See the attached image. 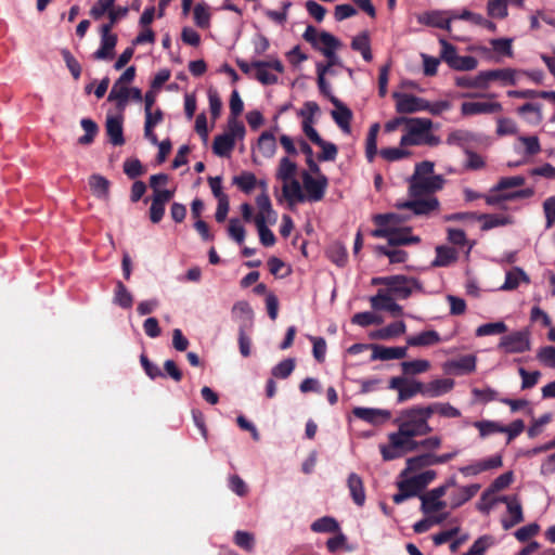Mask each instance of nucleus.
I'll use <instances>...</instances> for the list:
<instances>
[{
    "label": "nucleus",
    "mask_w": 555,
    "mask_h": 555,
    "mask_svg": "<svg viewBox=\"0 0 555 555\" xmlns=\"http://www.w3.org/2000/svg\"><path fill=\"white\" fill-rule=\"evenodd\" d=\"M351 322L353 324L360 325L362 327H366V326H370L373 324H380L382 319L379 317H377L376 314H374L373 312L364 311V312L356 313L352 317Z\"/></svg>",
    "instance_id": "nucleus-58"
},
{
    "label": "nucleus",
    "mask_w": 555,
    "mask_h": 555,
    "mask_svg": "<svg viewBox=\"0 0 555 555\" xmlns=\"http://www.w3.org/2000/svg\"><path fill=\"white\" fill-rule=\"evenodd\" d=\"M224 135H230L235 142L236 139H243L245 135V127L243 122L237 120V117H229L227 131Z\"/></svg>",
    "instance_id": "nucleus-59"
},
{
    "label": "nucleus",
    "mask_w": 555,
    "mask_h": 555,
    "mask_svg": "<svg viewBox=\"0 0 555 555\" xmlns=\"http://www.w3.org/2000/svg\"><path fill=\"white\" fill-rule=\"evenodd\" d=\"M254 221L257 227L261 244L266 247L273 246L276 238L273 232L267 227L268 221H266L262 216H255Z\"/></svg>",
    "instance_id": "nucleus-37"
},
{
    "label": "nucleus",
    "mask_w": 555,
    "mask_h": 555,
    "mask_svg": "<svg viewBox=\"0 0 555 555\" xmlns=\"http://www.w3.org/2000/svg\"><path fill=\"white\" fill-rule=\"evenodd\" d=\"M410 219V214L389 212L374 216L373 222L377 225V228H398L400 224L405 223Z\"/></svg>",
    "instance_id": "nucleus-23"
},
{
    "label": "nucleus",
    "mask_w": 555,
    "mask_h": 555,
    "mask_svg": "<svg viewBox=\"0 0 555 555\" xmlns=\"http://www.w3.org/2000/svg\"><path fill=\"white\" fill-rule=\"evenodd\" d=\"M295 366H296L295 359L288 358V359L281 361L275 366H273L271 370V374L275 378L285 379L293 373V371L295 370Z\"/></svg>",
    "instance_id": "nucleus-51"
},
{
    "label": "nucleus",
    "mask_w": 555,
    "mask_h": 555,
    "mask_svg": "<svg viewBox=\"0 0 555 555\" xmlns=\"http://www.w3.org/2000/svg\"><path fill=\"white\" fill-rule=\"evenodd\" d=\"M454 380L451 378H438L427 384L423 383L424 397L437 398L450 392L454 387Z\"/></svg>",
    "instance_id": "nucleus-20"
},
{
    "label": "nucleus",
    "mask_w": 555,
    "mask_h": 555,
    "mask_svg": "<svg viewBox=\"0 0 555 555\" xmlns=\"http://www.w3.org/2000/svg\"><path fill=\"white\" fill-rule=\"evenodd\" d=\"M499 348L506 353H521L530 350V334L528 331H517L501 338Z\"/></svg>",
    "instance_id": "nucleus-9"
},
{
    "label": "nucleus",
    "mask_w": 555,
    "mask_h": 555,
    "mask_svg": "<svg viewBox=\"0 0 555 555\" xmlns=\"http://www.w3.org/2000/svg\"><path fill=\"white\" fill-rule=\"evenodd\" d=\"M479 489L480 486L478 483L461 487L457 490V492L452 495L451 507H460L461 505L469 501L473 496H475Z\"/></svg>",
    "instance_id": "nucleus-36"
},
{
    "label": "nucleus",
    "mask_w": 555,
    "mask_h": 555,
    "mask_svg": "<svg viewBox=\"0 0 555 555\" xmlns=\"http://www.w3.org/2000/svg\"><path fill=\"white\" fill-rule=\"evenodd\" d=\"M433 465H435L434 453H423L406 460V469L412 472Z\"/></svg>",
    "instance_id": "nucleus-45"
},
{
    "label": "nucleus",
    "mask_w": 555,
    "mask_h": 555,
    "mask_svg": "<svg viewBox=\"0 0 555 555\" xmlns=\"http://www.w3.org/2000/svg\"><path fill=\"white\" fill-rule=\"evenodd\" d=\"M80 125L86 133L78 139V143L81 145H90L99 132V127L90 118H82Z\"/></svg>",
    "instance_id": "nucleus-46"
},
{
    "label": "nucleus",
    "mask_w": 555,
    "mask_h": 555,
    "mask_svg": "<svg viewBox=\"0 0 555 555\" xmlns=\"http://www.w3.org/2000/svg\"><path fill=\"white\" fill-rule=\"evenodd\" d=\"M405 331H406L405 323L403 321H397V322H392V323L388 324L385 327L377 330L373 334V338L388 340L390 338L398 337V336L404 334Z\"/></svg>",
    "instance_id": "nucleus-32"
},
{
    "label": "nucleus",
    "mask_w": 555,
    "mask_h": 555,
    "mask_svg": "<svg viewBox=\"0 0 555 555\" xmlns=\"http://www.w3.org/2000/svg\"><path fill=\"white\" fill-rule=\"evenodd\" d=\"M414 291H423L421 281L412 276L399 274L391 275L390 284L386 292L398 299H406Z\"/></svg>",
    "instance_id": "nucleus-4"
},
{
    "label": "nucleus",
    "mask_w": 555,
    "mask_h": 555,
    "mask_svg": "<svg viewBox=\"0 0 555 555\" xmlns=\"http://www.w3.org/2000/svg\"><path fill=\"white\" fill-rule=\"evenodd\" d=\"M370 302L374 310L387 311L395 318L403 315V308L384 289H378L377 294L370 298Z\"/></svg>",
    "instance_id": "nucleus-13"
},
{
    "label": "nucleus",
    "mask_w": 555,
    "mask_h": 555,
    "mask_svg": "<svg viewBox=\"0 0 555 555\" xmlns=\"http://www.w3.org/2000/svg\"><path fill=\"white\" fill-rule=\"evenodd\" d=\"M405 436H425L433 431V428L422 417V414L415 406L402 410L398 417L393 421Z\"/></svg>",
    "instance_id": "nucleus-1"
},
{
    "label": "nucleus",
    "mask_w": 555,
    "mask_h": 555,
    "mask_svg": "<svg viewBox=\"0 0 555 555\" xmlns=\"http://www.w3.org/2000/svg\"><path fill=\"white\" fill-rule=\"evenodd\" d=\"M374 237L386 238L390 246H405L411 244H418L420 236L412 235V229L405 228H376L372 231Z\"/></svg>",
    "instance_id": "nucleus-3"
},
{
    "label": "nucleus",
    "mask_w": 555,
    "mask_h": 555,
    "mask_svg": "<svg viewBox=\"0 0 555 555\" xmlns=\"http://www.w3.org/2000/svg\"><path fill=\"white\" fill-rule=\"evenodd\" d=\"M233 184L237 185L242 192L249 194L257 185V178L253 172L245 171L233 178Z\"/></svg>",
    "instance_id": "nucleus-48"
},
{
    "label": "nucleus",
    "mask_w": 555,
    "mask_h": 555,
    "mask_svg": "<svg viewBox=\"0 0 555 555\" xmlns=\"http://www.w3.org/2000/svg\"><path fill=\"white\" fill-rule=\"evenodd\" d=\"M353 415L373 425L385 423L391 417L388 410L357 406L352 410Z\"/></svg>",
    "instance_id": "nucleus-16"
},
{
    "label": "nucleus",
    "mask_w": 555,
    "mask_h": 555,
    "mask_svg": "<svg viewBox=\"0 0 555 555\" xmlns=\"http://www.w3.org/2000/svg\"><path fill=\"white\" fill-rule=\"evenodd\" d=\"M302 38L324 56H331L332 52L337 50L341 44L335 36L327 31L319 33L312 25L307 26Z\"/></svg>",
    "instance_id": "nucleus-2"
},
{
    "label": "nucleus",
    "mask_w": 555,
    "mask_h": 555,
    "mask_svg": "<svg viewBox=\"0 0 555 555\" xmlns=\"http://www.w3.org/2000/svg\"><path fill=\"white\" fill-rule=\"evenodd\" d=\"M429 366L430 364L427 360H413L401 363L403 373L412 375L424 373L429 369Z\"/></svg>",
    "instance_id": "nucleus-56"
},
{
    "label": "nucleus",
    "mask_w": 555,
    "mask_h": 555,
    "mask_svg": "<svg viewBox=\"0 0 555 555\" xmlns=\"http://www.w3.org/2000/svg\"><path fill=\"white\" fill-rule=\"evenodd\" d=\"M371 360L388 361L393 359H403L406 357V347H386L382 345H372Z\"/></svg>",
    "instance_id": "nucleus-19"
},
{
    "label": "nucleus",
    "mask_w": 555,
    "mask_h": 555,
    "mask_svg": "<svg viewBox=\"0 0 555 555\" xmlns=\"http://www.w3.org/2000/svg\"><path fill=\"white\" fill-rule=\"evenodd\" d=\"M296 170L297 165L294 162H292L288 157H283L279 164L276 178L284 182H288L294 179Z\"/></svg>",
    "instance_id": "nucleus-47"
},
{
    "label": "nucleus",
    "mask_w": 555,
    "mask_h": 555,
    "mask_svg": "<svg viewBox=\"0 0 555 555\" xmlns=\"http://www.w3.org/2000/svg\"><path fill=\"white\" fill-rule=\"evenodd\" d=\"M105 129L108 141L113 145L120 146L125 144L122 118L120 116H108L106 119Z\"/></svg>",
    "instance_id": "nucleus-21"
},
{
    "label": "nucleus",
    "mask_w": 555,
    "mask_h": 555,
    "mask_svg": "<svg viewBox=\"0 0 555 555\" xmlns=\"http://www.w3.org/2000/svg\"><path fill=\"white\" fill-rule=\"evenodd\" d=\"M457 260V251L449 246H437L436 258L433 261L434 267H448Z\"/></svg>",
    "instance_id": "nucleus-33"
},
{
    "label": "nucleus",
    "mask_w": 555,
    "mask_h": 555,
    "mask_svg": "<svg viewBox=\"0 0 555 555\" xmlns=\"http://www.w3.org/2000/svg\"><path fill=\"white\" fill-rule=\"evenodd\" d=\"M515 74H516L515 69L503 68V69L486 70L485 77H486L487 85L492 80L500 79L507 85L515 86L516 85Z\"/></svg>",
    "instance_id": "nucleus-39"
},
{
    "label": "nucleus",
    "mask_w": 555,
    "mask_h": 555,
    "mask_svg": "<svg viewBox=\"0 0 555 555\" xmlns=\"http://www.w3.org/2000/svg\"><path fill=\"white\" fill-rule=\"evenodd\" d=\"M114 302L124 309L132 307L133 297L125 284L120 281L116 282Z\"/></svg>",
    "instance_id": "nucleus-42"
},
{
    "label": "nucleus",
    "mask_w": 555,
    "mask_h": 555,
    "mask_svg": "<svg viewBox=\"0 0 555 555\" xmlns=\"http://www.w3.org/2000/svg\"><path fill=\"white\" fill-rule=\"evenodd\" d=\"M331 103L335 106V109L332 111V113H331L332 118L345 133H350L351 132L350 122L353 117L351 109L349 107H347L336 96H331Z\"/></svg>",
    "instance_id": "nucleus-15"
},
{
    "label": "nucleus",
    "mask_w": 555,
    "mask_h": 555,
    "mask_svg": "<svg viewBox=\"0 0 555 555\" xmlns=\"http://www.w3.org/2000/svg\"><path fill=\"white\" fill-rule=\"evenodd\" d=\"M507 332V326L504 322H493V323H486L477 327L476 330V336L482 337V336H489V335H496V334H503Z\"/></svg>",
    "instance_id": "nucleus-53"
},
{
    "label": "nucleus",
    "mask_w": 555,
    "mask_h": 555,
    "mask_svg": "<svg viewBox=\"0 0 555 555\" xmlns=\"http://www.w3.org/2000/svg\"><path fill=\"white\" fill-rule=\"evenodd\" d=\"M476 362L477 359L474 354H466L457 360L449 361L447 367L456 374L472 373L476 370Z\"/></svg>",
    "instance_id": "nucleus-28"
},
{
    "label": "nucleus",
    "mask_w": 555,
    "mask_h": 555,
    "mask_svg": "<svg viewBox=\"0 0 555 555\" xmlns=\"http://www.w3.org/2000/svg\"><path fill=\"white\" fill-rule=\"evenodd\" d=\"M487 10H488V15L491 17L505 18L508 14L507 1L506 0H489Z\"/></svg>",
    "instance_id": "nucleus-55"
},
{
    "label": "nucleus",
    "mask_w": 555,
    "mask_h": 555,
    "mask_svg": "<svg viewBox=\"0 0 555 555\" xmlns=\"http://www.w3.org/2000/svg\"><path fill=\"white\" fill-rule=\"evenodd\" d=\"M405 127L412 134L423 135L425 132L430 131L433 121L428 118L411 117L408 118Z\"/></svg>",
    "instance_id": "nucleus-43"
},
{
    "label": "nucleus",
    "mask_w": 555,
    "mask_h": 555,
    "mask_svg": "<svg viewBox=\"0 0 555 555\" xmlns=\"http://www.w3.org/2000/svg\"><path fill=\"white\" fill-rule=\"evenodd\" d=\"M253 66L256 69L255 78L262 85L269 86L278 82V76L270 73L268 69H274L278 73L284 72V66L280 60L274 61H255Z\"/></svg>",
    "instance_id": "nucleus-10"
},
{
    "label": "nucleus",
    "mask_w": 555,
    "mask_h": 555,
    "mask_svg": "<svg viewBox=\"0 0 555 555\" xmlns=\"http://www.w3.org/2000/svg\"><path fill=\"white\" fill-rule=\"evenodd\" d=\"M256 205L259 209L256 216H262L269 223H274L276 220V214L272 208V204L268 193H261L256 197Z\"/></svg>",
    "instance_id": "nucleus-34"
},
{
    "label": "nucleus",
    "mask_w": 555,
    "mask_h": 555,
    "mask_svg": "<svg viewBox=\"0 0 555 555\" xmlns=\"http://www.w3.org/2000/svg\"><path fill=\"white\" fill-rule=\"evenodd\" d=\"M441 341L440 335L434 330L424 331L415 336H410L406 339L408 346L411 347H429L437 345Z\"/></svg>",
    "instance_id": "nucleus-25"
},
{
    "label": "nucleus",
    "mask_w": 555,
    "mask_h": 555,
    "mask_svg": "<svg viewBox=\"0 0 555 555\" xmlns=\"http://www.w3.org/2000/svg\"><path fill=\"white\" fill-rule=\"evenodd\" d=\"M311 530L314 532H336L339 531V525L335 518L324 516L312 522Z\"/></svg>",
    "instance_id": "nucleus-49"
},
{
    "label": "nucleus",
    "mask_w": 555,
    "mask_h": 555,
    "mask_svg": "<svg viewBox=\"0 0 555 555\" xmlns=\"http://www.w3.org/2000/svg\"><path fill=\"white\" fill-rule=\"evenodd\" d=\"M395 207L401 210H410L415 216H428L439 208V201L434 196L412 197L410 201L397 202Z\"/></svg>",
    "instance_id": "nucleus-8"
},
{
    "label": "nucleus",
    "mask_w": 555,
    "mask_h": 555,
    "mask_svg": "<svg viewBox=\"0 0 555 555\" xmlns=\"http://www.w3.org/2000/svg\"><path fill=\"white\" fill-rule=\"evenodd\" d=\"M376 251L379 255L388 257L390 263H403L408 259V253L402 249H389L379 245L376 247Z\"/></svg>",
    "instance_id": "nucleus-54"
},
{
    "label": "nucleus",
    "mask_w": 555,
    "mask_h": 555,
    "mask_svg": "<svg viewBox=\"0 0 555 555\" xmlns=\"http://www.w3.org/2000/svg\"><path fill=\"white\" fill-rule=\"evenodd\" d=\"M418 22L444 30L451 29V14L446 16V13L440 11L426 12L418 17Z\"/></svg>",
    "instance_id": "nucleus-22"
},
{
    "label": "nucleus",
    "mask_w": 555,
    "mask_h": 555,
    "mask_svg": "<svg viewBox=\"0 0 555 555\" xmlns=\"http://www.w3.org/2000/svg\"><path fill=\"white\" fill-rule=\"evenodd\" d=\"M442 185L443 179L441 176H431L428 178L412 176L410 179L409 194L411 197L428 196L442 189Z\"/></svg>",
    "instance_id": "nucleus-5"
},
{
    "label": "nucleus",
    "mask_w": 555,
    "mask_h": 555,
    "mask_svg": "<svg viewBox=\"0 0 555 555\" xmlns=\"http://www.w3.org/2000/svg\"><path fill=\"white\" fill-rule=\"evenodd\" d=\"M282 192L283 196L291 205L295 203H304L306 201V195L302 192L301 185L296 179L291 180L289 183L285 182L282 188Z\"/></svg>",
    "instance_id": "nucleus-31"
},
{
    "label": "nucleus",
    "mask_w": 555,
    "mask_h": 555,
    "mask_svg": "<svg viewBox=\"0 0 555 555\" xmlns=\"http://www.w3.org/2000/svg\"><path fill=\"white\" fill-rule=\"evenodd\" d=\"M388 388L398 390V403L405 402L414 398L417 393L424 396L422 382L415 379L409 380L401 376L391 377L389 380Z\"/></svg>",
    "instance_id": "nucleus-6"
},
{
    "label": "nucleus",
    "mask_w": 555,
    "mask_h": 555,
    "mask_svg": "<svg viewBox=\"0 0 555 555\" xmlns=\"http://www.w3.org/2000/svg\"><path fill=\"white\" fill-rule=\"evenodd\" d=\"M163 119L164 113L160 108H157L155 112H147L145 114L144 137L154 145L158 143L157 135L154 132V128L156 125L162 122Z\"/></svg>",
    "instance_id": "nucleus-24"
},
{
    "label": "nucleus",
    "mask_w": 555,
    "mask_h": 555,
    "mask_svg": "<svg viewBox=\"0 0 555 555\" xmlns=\"http://www.w3.org/2000/svg\"><path fill=\"white\" fill-rule=\"evenodd\" d=\"M89 185L93 194L100 198H106L109 193V181L101 175H92L89 178Z\"/></svg>",
    "instance_id": "nucleus-38"
},
{
    "label": "nucleus",
    "mask_w": 555,
    "mask_h": 555,
    "mask_svg": "<svg viewBox=\"0 0 555 555\" xmlns=\"http://www.w3.org/2000/svg\"><path fill=\"white\" fill-rule=\"evenodd\" d=\"M398 493H396L392 496V500L396 504H401L410 498L421 495V491L418 490L412 478L400 481L398 483Z\"/></svg>",
    "instance_id": "nucleus-29"
},
{
    "label": "nucleus",
    "mask_w": 555,
    "mask_h": 555,
    "mask_svg": "<svg viewBox=\"0 0 555 555\" xmlns=\"http://www.w3.org/2000/svg\"><path fill=\"white\" fill-rule=\"evenodd\" d=\"M235 146V142L230 135L219 134L215 137L212 152L219 157H228Z\"/></svg>",
    "instance_id": "nucleus-35"
},
{
    "label": "nucleus",
    "mask_w": 555,
    "mask_h": 555,
    "mask_svg": "<svg viewBox=\"0 0 555 555\" xmlns=\"http://www.w3.org/2000/svg\"><path fill=\"white\" fill-rule=\"evenodd\" d=\"M537 358L545 365L555 369V347L545 346L539 349Z\"/></svg>",
    "instance_id": "nucleus-64"
},
{
    "label": "nucleus",
    "mask_w": 555,
    "mask_h": 555,
    "mask_svg": "<svg viewBox=\"0 0 555 555\" xmlns=\"http://www.w3.org/2000/svg\"><path fill=\"white\" fill-rule=\"evenodd\" d=\"M520 281H525L529 283V278L525 273V271L520 268H515L514 270L506 273L505 282L502 286V289L513 291L519 286Z\"/></svg>",
    "instance_id": "nucleus-44"
},
{
    "label": "nucleus",
    "mask_w": 555,
    "mask_h": 555,
    "mask_svg": "<svg viewBox=\"0 0 555 555\" xmlns=\"http://www.w3.org/2000/svg\"><path fill=\"white\" fill-rule=\"evenodd\" d=\"M543 211L546 219L545 228L551 229L555 224V195L544 201Z\"/></svg>",
    "instance_id": "nucleus-63"
},
{
    "label": "nucleus",
    "mask_w": 555,
    "mask_h": 555,
    "mask_svg": "<svg viewBox=\"0 0 555 555\" xmlns=\"http://www.w3.org/2000/svg\"><path fill=\"white\" fill-rule=\"evenodd\" d=\"M513 482V473L506 472L499 477H496L493 482L490 485L488 491H486L481 499L485 500L488 494L502 491L506 489Z\"/></svg>",
    "instance_id": "nucleus-52"
},
{
    "label": "nucleus",
    "mask_w": 555,
    "mask_h": 555,
    "mask_svg": "<svg viewBox=\"0 0 555 555\" xmlns=\"http://www.w3.org/2000/svg\"><path fill=\"white\" fill-rule=\"evenodd\" d=\"M474 426L479 430V435L481 438H485L494 433H503V425L494 421H479L474 424Z\"/></svg>",
    "instance_id": "nucleus-57"
},
{
    "label": "nucleus",
    "mask_w": 555,
    "mask_h": 555,
    "mask_svg": "<svg viewBox=\"0 0 555 555\" xmlns=\"http://www.w3.org/2000/svg\"><path fill=\"white\" fill-rule=\"evenodd\" d=\"M347 486L353 502L358 506H362L365 503L366 498L362 478L358 474L351 473L348 476Z\"/></svg>",
    "instance_id": "nucleus-27"
},
{
    "label": "nucleus",
    "mask_w": 555,
    "mask_h": 555,
    "mask_svg": "<svg viewBox=\"0 0 555 555\" xmlns=\"http://www.w3.org/2000/svg\"><path fill=\"white\" fill-rule=\"evenodd\" d=\"M194 22L197 27L206 29L210 25V13L204 4H196L194 8Z\"/></svg>",
    "instance_id": "nucleus-61"
},
{
    "label": "nucleus",
    "mask_w": 555,
    "mask_h": 555,
    "mask_svg": "<svg viewBox=\"0 0 555 555\" xmlns=\"http://www.w3.org/2000/svg\"><path fill=\"white\" fill-rule=\"evenodd\" d=\"M415 436H405L401 430L388 435V440L395 446L399 447L402 455L413 452L418 449V441L413 440Z\"/></svg>",
    "instance_id": "nucleus-26"
},
{
    "label": "nucleus",
    "mask_w": 555,
    "mask_h": 555,
    "mask_svg": "<svg viewBox=\"0 0 555 555\" xmlns=\"http://www.w3.org/2000/svg\"><path fill=\"white\" fill-rule=\"evenodd\" d=\"M492 544V537L481 535L470 546V548L463 555H485L487 548Z\"/></svg>",
    "instance_id": "nucleus-60"
},
{
    "label": "nucleus",
    "mask_w": 555,
    "mask_h": 555,
    "mask_svg": "<svg viewBox=\"0 0 555 555\" xmlns=\"http://www.w3.org/2000/svg\"><path fill=\"white\" fill-rule=\"evenodd\" d=\"M392 98L396 101V111L399 114H412L427 108V105H425V99L413 94L393 92Z\"/></svg>",
    "instance_id": "nucleus-12"
},
{
    "label": "nucleus",
    "mask_w": 555,
    "mask_h": 555,
    "mask_svg": "<svg viewBox=\"0 0 555 555\" xmlns=\"http://www.w3.org/2000/svg\"><path fill=\"white\" fill-rule=\"evenodd\" d=\"M326 255L328 259L337 264L338 267H344L347 263L348 254L346 247L339 243L335 242L331 244L326 250Z\"/></svg>",
    "instance_id": "nucleus-40"
},
{
    "label": "nucleus",
    "mask_w": 555,
    "mask_h": 555,
    "mask_svg": "<svg viewBox=\"0 0 555 555\" xmlns=\"http://www.w3.org/2000/svg\"><path fill=\"white\" fill-rule=\"evenodd\" d=\"M500 502H504L507 504V511L511 514V519L506 520L504 519L502 521V526L505 530H508L516 526L517 524L524 521V514H522V507L520 502L516 496H514L512 500L504 495L499 499Z\"/></svg>",
    "instance_id": "nucleus-18"
},
{
    "label": "nucleus",
    "mask_w": 555,
    "mask_h": 555,
    "mask_svg": "<svg viewBox=\"0 0 555 555\" xmlns=\"http://www.w3.org/2000/svg\"><path fill=\"white\" fill-rule=\"evenodd\" d=\"M502 111L499 102H464L461 105V112L465 116L492 114Z\"/></svg>",
    "instance_id": "nucleus-17"
},
{
    "label": "nucleus",
    "mask_w": 555,
    "mask_h": 555,
    "mask_svg": "<svg viewBox=\"0 0 555 555\" xmlns=\"http://www.w3.org/2000/svg\"><path fill=\"white\" fill-rule=\"evenodd\" d=\"M313 178L309 172H302V183L306 191V201L320 202L323 199L326 189L328 186V179L321 171Z\"/></svg>",
    "instance_id": "nucleus-7"
},
{
    "label": "nucleus",
    "mask_w": 555,
    "mask_h": 555,
    "mask_svg": "<svg viewBox=\"0 0 555 555\" xmlns=\"http://www.w3.org/2000/svg\"><path fill=\"white\" fill-rule=\"evenodd\" d=\"M258 149L267 158H270L275 154L276 142L272 132L264 131L260 134L258 139Z\"/></svg>",
    "instance_id": "nucleus-41"
},
{
    "label": "nucleus",
    "mask_w": 555,
    "mask_h": 555,
    "mask_svg": "<svg viewBox=\"0 0 555 555\" xmlns=\"http://www.w3.org/2000/svg\"><path fill=\"white\" fill-rule=\"evenodd\" d=\"M447 490L448 485H442L431 489L426 494H421V511L428 515L443 509L447 506V503L440 499L446 494Z\"/></svg>",
    "instance_id": "nucleus-11"
},
{
    "label": "nucleus",
    "mask_w": 555,
    "mask_h": 555,
    "mask_svg": "<svg viewBox=\"0 0 555 555\" xmlns=\"http://www.w3.org/2000/svg\"><path fill=\"white\" fill-rule=\"evenodd\" d=\"M455 83L457 87H461V88H486L487 87L485 72H480L475 77H469V76L456 77Z\"/></svg>",
    "instance_id": "nucleus-50"
},
{
    "label": "nucleus",
    "mask_w": 555,
    "mask_h": 555,
    "mask_svg": "<svg viewBox=\"0 0 555 555\" xmlns=\"http://www.w3.org/2000/svg\"><path fill=\"white\" fill-rule=\"evenodd\" d=\"M101 47L93 53L95 60H108L114 56L117 44V35L109 30V26L100 27Z\"/></svg>",
    "instance_id": "nucleus-14"
},
{
    "label": "nucleus",
    "mask_w": 555,
    "mask_h": 555,
    "mask_svg": "<svg viewBox=\"0 0 555 555\" xmlns=\"http://www.w3.org/2000/svg\"><path fill=\"white\" fill-rule=\"evenodd\" d=\"M115 0H98L90 10V16L98 21L114 8Z\"/></svg>",
    "instance_id": "nucleus-62"
},
{
    "label": "nucleus",
    "mask_w": 555,
    "mask_h": 555,
    "mask_svg": "<svg viewBox=\"0 0 555 555\" xmlns=\"http://www.w3.org/2000/svg\"><path fill=\"white\" fill-rule=\"evenodd\" d=\"M130 99V89L127 87V85L118 83L115 81L113 85L107 101L109 102H116V106L118 109L122 111L127 102Z\"/></svg>",
    "instance_id": "nucleus-30"
}]
</instances>
